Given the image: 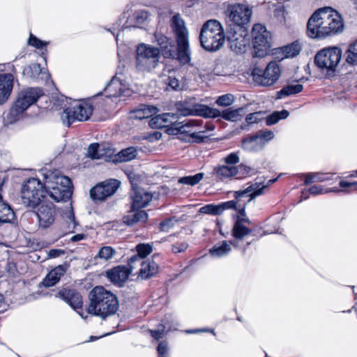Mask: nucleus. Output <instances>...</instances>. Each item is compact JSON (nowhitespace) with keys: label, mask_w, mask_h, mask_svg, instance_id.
Wrapping results in <instances>:
<instances>
[{"label":"nucleus","mask_w":357,"mask_h":357,"mask_svg":"<svg viewBox=\"0 0 357 357\" xmlns=\"http://www.w3.org/2000/svg\"><path fill=\"white\" fill-rule=\"evenodd\" d=\"M344 27L341 15L331 7H324L309 18L307 35L313 39H324L342 33Z\"/></svg>","instance_id":"1"},{"label":"nucleus","mask_w":357,"mask_h":357,"mask_svg":"<svg viewBox=\"0 0 357 357\" xmlns=\"http://www.w3.org/2000/svg\"><path fill=\"white\" fill-rule=\"evenodd\" d=\"M87 312L102 319L114 314L119 309L116 296L102 286L95 287L89 294Z\"/></svg>","instance_id":"2"},{"label":"nucleus","mask_w":357,"mask_h":357,"mask_svg":"<svg viewBox=\"0 0 357 357\" xmlns=\"http://www.w3.org/2000/svg\"><path fill=\"white\" fill-rule=\"evenodd\" d=\"M341 59L342 50L336 46H329L316 54L314 63L326 77H331L338 73Z\"/></svg>","instance_id":"3"},{"label":"nucleus","mask_w":357,"mask_h":357,"mask_svg":"<svg viewBox=\"0 0 357 357\" xmlns=\"http://www.w3.org/2000/svg\"><path fill=\"white\" fill-rule=\"evenodd\" d=\"M45 193L56 202H66L72 195V182L66 176L52 173L45 177Z\"/></svg>","instance_id":"4"},{"label":"nucleus","mask_w":357,"mask_h":357,"mask_svg":"<svg viewBox=\"0 0 357 357\" xmlns=\"http://www.w3.org/2000/svg\"><path fill=\"white\" fill-rule=\"evenodd\" d=\"M43 91L38 87H28L22 89L17 94L15 102L12 105L8 119L13 123L19 119L20 116L43 95Z\"/></svg>","instance_id":"5"},{"label":"nucleus","mask_w":357,"mask_h":357,"mask_svg":"<svg viewBox=\"0 0 357 357\" xmlns=\"http://www.w3.org/2000/svg\"><path fill=\"white\" fill-rule=\"evenodd\" d=\"M184 116L195 114L205 118H216L222 116L224 119L230 121L241 120L245 112L244 108H228L220 112L218 109L211 108L204 105H195L193 109H185L181 113Z\"/></svg>","instance_id":"6"},{"label":"nucleus","mask_w":357,"mask_h":357,"mask_svg":"<svg viewBox=\"0 0 357 357\" xmlns=\"http://www.w3.org/2000/svg\"><path fill=\"white\" fill-rule=\"evenodd\" d=\"M46 193L44 183L31 178L23 185L21 190V200L27 208H34L45 202Z\"/></svg>","instance_id":"7"},{"label":"nucleus","mask_w":357,"mask_h":357,"mask_svg":"<svg viewBox=\"0 0 357 357\" xmlns=\"http://www.w3.org/2000/svg\"><path fill=\"white\" fill-rule=\"evenodd\" d=\"M199 39L201 45H223L225 36L222 24L215 20H210L205 22L202 28Z\"/></svg>","instance_id":"8"},{"label":"nucleus","mask_w":357,"mask_h":357,"mask_svg":"<svg viewBox=\"0 0 357 357\" xmlns=\"http://www.w3.org/2000/svg\"><path fill=\"white\" fill-rule=\"evenodd\" d=\"M93 112L92 105L86 102H79L73 107L65 109L61 114L63 123L70 126L75 121H87Z\"/></svg>","instance_id":"9"},{"label":"nucleus","mask_w":357,"mask_h":357,"mask_svg":"<svg viewBox=\"0 0 357 357\" xmlns=\"http://www.w3.org/2000/svg\"><path fill=\"white\" fill-rule=\"evenodd\" d=\"M160 50L155 46H137L136 66L138 70H151L155 68L159 58Z\"/></svg>","instance_id":"10"},{"label":"nucleus","mask_w":357,"mask_h":357,"mask_svg":"<svg viewBox=\"0 0 357 357\" xmlns=\"http://www.w3.org/2000/svg\"><path fill=\"white\" fill-rule=\"evenodd\" d=\"M254 82L259 85L268 86L273 85L280 77V69L274 61L268 63L264 70L256 67L252 71Z\"/></svg>","instance_id":"11"},{"label":"nucleus","mask_w":357,"mask_h":357,"mask_svg":"<svg viewBox=\"0 0 357 357\" xmlns=\"http://www.w3.org/2000/svg\"><path fill=\"white\" fill-rule=\"evenodd\" d=\"M172 130L175 135H185L195 142H202L208 135L206 130H200L195 121L188 120L183 122H175L172 124Z\"/></svg>","instance_id":"12"},{"label":"nucleus","mask_w":357,"mask_h":357,"mask_svg":"<svg viewBox=\"0 0 357 357\" xmlns=\"http://www.w3.org/2000/svg\"><path fill=\"white\" fill-rule=\"evenodd\" d=\"M227 13L236 25L244 26L250 22L252 10L248 4L234 3L227 7Z\"/></svg>","instance_id":"13"},{"label":"nucleus","mask_w":357,"mask_h":357,"mask_svg":"<svg viewBox=\"0 0 357 357\" xmlns=\"http://www.w3.org/2000/svg\"><path fill=\"white\" fill-rule=\"evenodd\" d=\"M120 182L116 179L105 181L91 189L90 196L94 201H103L118 190Z\"/></svg>","instance_id":"14"},{"label":"nucleus","mask_w":357,"mask_h":357,"mask_svg":"<svg viewBox=\"0 0 357 357\" xmlns=\"http://www.w3.org/2000/svg\"><path fill=\"white\" fill-rule=\"evenodd\" d=\"M170 24L175 33L177 45H188V30L185 26L184 20L179 14H176L172 17Z\"/></svg>","instance_id":"15"},{"label":"nucleus","mask_w":357,"mask_h":357,"mask_svg":"<svg viewBox=\"0 0 357 357\" xmlns=\"http://www.w3.org/2000/svg\"><path fill=\"white\" fill-rule=\"evenodd\" d=\"M36 212L39 225L43 228H47L52 225L55 220L56 211L52 204H40Z\"/></svg>","instance_id":"16"},{"label":"nucleus","mask_w":357,"mask_h":357,"mask_svg":"<svg viewBox=\"0 0 357 357\" xmlns=\"http://www.w3.org/2000/svg\"><path fill=\"white\" fill-rule=\"evenodd\" d=\"M225 36V40L229 43L241 45L247 41L248 31L243 26L236 25V26L230 27Z\"/></svg>","instance_id":"17"},{"label":"nucleus","mask_w":357,"mask_h":357,"mask_svg":"<svg viewBox=\"0 0 357 357\" xmlns=\"http://www.w3.org/2000/svg\"><path fill=\"white\" fill-rule=\"evenodd\" d=\"M170 47L169 50H165V57L175 59L181 65L190 63L191 58L188 46H170Z\"/></svg>","instance_id":"18"},{"label":"nucleus","mask_w":357,"mask_h":357,"mask_svg":"<svg viewBox=\"0 0 357 357\" xmlns=\"http://www.w3.org/2000/svg\"><path fill=\"white\" fill-rule=\"evenodd\" d=\"M13 75L10 73L0 75V105L6 102L13 88Z\"/></svg>","instance_id":"19"},{"label":"nucleus","mask_w":357,"mask_h":357,"mask_svg":"<svg viewBox=\"0 0 357 357\" xmlns=\"http://www.w3.org/2000/svg\"><path fill=\"white\" fill-rule=\"evenodd\" d=\"M114 151L104 144L98 143L91 144L88 148L87 156L93 160L104 159L108 160V158L113 155Z\"/></svg>","instance_id":"20"},{"label":"nucleus","mask_w":357,"mask_h":357,"mask_svg":"<svg viewBox=\"0 0 357 357\" xmlns=\"http://www.w3.org/2000/svg\"><path fill=\"white\" fill-rule=\"evenodd\" d=\"M211 174L217 181H223L238 174V169L236 166L218 165L213 167Z\"/></svg>","instance_id":"21"},{"label":"nucleus","mask_w":357,"mask_h":357,"mask_svg":"<svg viewBox=\"0 0 357 357\" xmlns=\"http://www.w3.org/2000/svg\"><path fill=\"white\" fill-rule=\"evenodd\" d=\"M253 45H268L271 42V33L261 24H256L252 29Z\"/></svg>","instance_id":"22"},{"label":"nucleus","mask_w":357,"mask_h":357,"mask_svg":"<svg viewBox=\"0 0 357 357\" xmlns=\"http://www.w3.org/2000/svg\"><path fill=\"white\" fill-rule=\"evenodd\" d=\"M275 181L276 179H271L268 181L267 184L263 185L261 187L257 183L252 184L244 190L234 192V197L238 199L241 196L248 195L249 194L250 198L248 202H250L257 196L263 194L264 190L267 189L268 185L273 183Z\"/></svg>","instance_id":"23"},{"label":"nucleus","mask_w":357,"mask_h":357,"mask_svg":"<svg viewBox=\"0 0 357 357\" xmlns=\"http://www.w3.org/2000/svg\"><path fill=\"white\" fill-rule=\"evenodd\" d=\"M23 75L32 80H47L50 75L46 69L42 68L38 63H33L23 70Z\"/></svg>","instance_id":"24"},{"label":"nucleus","mask_w":357,"mask_h":357,"mask_svg":"<svg viewBox=\"0 0 357 357\" xmlns=\"http://www.w3.org/2000/svg\"><path fill=\"white\" fill-rule=\"evenodd\" d=\"M130 197L132 200V208H140L145 207L152 200V194L144 189H134Z\"/></svg>","instance_id":"25"},{"label":"nucleus","mask_w":357,"mask_h":357,"mask_svg":"<svg viewBox=\"0 0 357 357\" xmlns=\"http://www.w3.org/2000/svg\"><path fill=\"white\" fill-rule=\"evenodd\" d=\"M58 296L64 300L75 310L82 306V297L80 294L75 290L63 289L59 291Z\"/></svg>","instance_id":"26"},{"label":"nucleus","mask_w":357,"mask_h":357,"mask_svg":"<svg viewBox=\"0 0 357 357\" xmlns=\"http://www.w3.org/2000/svg\"><path fill=\"white\" fill-rule=\"evenodd\" d=\"M68 268L66 264L59 265L52 269L44 278L43 284L46 287H50L56 284L61 277L64 275Z\"/></svg>","instance_id":"27"},{"label":"nucleus","mask_w":357,"mask_h":357,"mask_svg":"<svg viewBox=\"0 0 357 357\" xmlns=\"http://www.w3.org/2000/svg\"><path fill=\"white\" fill-rule=\"evenodd\" d=\"M130 273L125 266H117L107 272V278L116 284L121 285L125 282Z\"/></svg>","instance_id":"28"},{"label":"nucleus","mask_w":357,"mask_h":357,"mask_svg":"<svg viewBox=\"0 0 357 357\" xmlns=\"http://www.w3.org/2000/svg\"><path fill=\"white\" fill-rule=\"evenodd\" d=\"M148 219V214L144 211L132 208L128 213L123 216V222L128 226H132L138 222H145Z\"/></svg>","instance_id":"29"},{"label":"nucleus","mask_w":357,"mask_h":357,"mask_svg":"<svg viewBox=\"0 0 357 357\" xmlns=\"http://www.w3.org/2000/svg\"><path fill=\"white\" fill-rule=\"evenodd\" d=\"M126 90L121 80L113 77L105 88L103 93L106 97L109 98L118 97L123 95Z\"/></svg>","instance_id":"30"},{"label":"nucleus","mask_w":357,"mask_h":357,"mask_svg":"<svg viewBox=\"0 0 357 357\" xmlns=\"http://www.w3.org/2000/svg\"><path fill=\"white\" fill-rule=\"evenodd\" d=\"M158 265L155 262L153 258L144 260L142 267L139 269L138 276L142 279H148L158 271Z\"/></svg>","instance_id":"31"},{"label":"nucleus","mask_w":357,"mask_h":357,"mask_svg":"<svg viewBox=\"0 0 357 357\" xmlns=\"http://www.w3.org/2000/svg\"><path fill=\"white\" fill-rule=\"evenodd\" d=\"M151 14L145 10L136 11L130 18L131 26L135 27H142L146 24L150 20Z\"/></svg>","instance_id":"32"},{"label":"nucleus","mask_w":357,"mask_h":357,"mask_svg":"<svg viewBox=\"0 0 357 357\" xmlns=\"http://www.w3.org/2000/svg\"><path fill=\"white\" fill-rule=\"evenodd\" d=\"M138 151L136 148L130 146L122 149L113 158L115 162H126L135 159L137 155Z\"/></svg>","instance_id":"33"},{"label":"nucleus","mask_w":357,"mask_h":357,"mask_svg":"<svg viewBox=\"0 0 357 357\" xmlns=\"http://www.w3.org/2000/svg\"><path fill=\"white\" fill-rule=\"evenodd\" d=\"M270 46H248V59H261L270 54Z\"/></svg>","instance_id":"34"},{"label":"nucleus","mask_w":357,"mask_h":357,"mask_svg":"<svg viewBox=\"0 0 357 357\" xmlns=\"http://www.w3.org/2000/svg\"><path fill=\"white\" fill-rule=\"evenodd\" d=\"M264 146L257 135L249 136L242 140V147L247 151H256Z\"/></svg>","instance_id":"35"},{"label":"nucleus","mask_w":357,"mask_h":357,"mask_svg":"<svg viewBox=\"0 0 357 357\" xmlns=\"http://www.w3.org/2000/svg\"><path fill=\"white\" fill-rule=\"evenodd\" d=\"M157 107L152 105H142L134 111L135 118L138 119H148L158 112Z\"/></svg>","instance_id":"36"},{"label":"nucleus","mask_w":357,"mask_h":357,"mask_svg":"<svg viewBox=\"0 0 357 357\" xmlns=\"http://www.w3.org/2000/svg\"><path fill=\"white\" fill-rule=\"evenodd\" d=\"M289 115L288 110L275 111L265 116L266 124L268 126L277 123L279 121L287 119Z\"/></svg>","instance_id":"37"},{"label":"nucleus","mask_w":357,"mask_h":357,"mask_svg":"<svg viewBox=\"0 0 357 357\" xmlns=\"http://www.w3.org/2000/svg\"><path fill=\"white\" fill-rule=\"evenodd\" d=\"M231 250V246L226 242L223 241L220 245L213 247L209 252L213 257H222L228 254Z\"/></svg>","instance_id":"38"},{"label":"nucleus","mask_w":357,"mask_h":357,"mask_svg":"<svg viewBox=\"0 0 357 357\" xmlns=\"http://www.w3.org/2000/svg\"><path fill=\"white\" fill-rule=\"evenodd\" d=\"M144 260L141 259L139 256H132L128 262V268L130 274L133 275H138L139 269L142 267L144 264Z\"/></svg>","instance_id":"39"},{"label":"nucleus","mask_w":357,"mask_h":357,"mask_svg":"<svg viewBox=\"0 0 357 357\" xmlns=\"http://www.w3.org/2000/svg\"><path fill=\"white\" fill-rule=\"evenodd\" d=\"M233 236L236 238H242L250 233V230L241 223V220H237L232 229Z\"/></svg>","instance_id":"40"},{"label":"nucleus","mask_w":357,"mask_h":357,"mask_svg":"<svg viewBox=\"0 0 357 357\" xmlns=\"http://www.w3.org/2000/svg\"><path fill=\"white\" fill-rule=\"evenodd\" d=\"M289 46H280L278 47L270 50V54L278 61L283 60L289 56V52L288 50Z\"/></svg>","instance_id":"41"},{"label":"nucleus","mask_w":357,"mask_h":357,"mask_svg":"<svg viewBox=\"0 0 357 357\" xmlns=\"http://www.w3.org/2000/svg\"><path fill=\"white\" fill-rule=\"evenodd\" d=\"M212 67H213V66L211 63H207L206 66H204L203 64L202 66H200L199 68H197V70L198 73L201 77H206L211 76L213 73H214V75H225L224 73H222L219 71L216 72L215 70H216L217 68H215L213 70Z\"/></svg>","instance_id":"42"},{"label":"nucleus","mask_w":357,"mask_h":357,"mask_svg":"<svg viewBox=\"0 0 357 357\" xmlns=\"http://www.w3.org/2000/svg\"><path fill=\"white\" fill-rule=\"evenodd\" d=\"M116 252V250L112 247L104 246L100 249L95 258L107 261L112 259L115 255Z\"/></svg>","instance_id":"43"},{"label":"nucleus","mask_w":357,"mask_h":357,"mask_svg":"<svg viewBox=\"0 0 357 357\" xmlns=\"http://www.w3.org/2000/svg\"><path fill=\"white\" fill-rule=\"evenodd\" d=\"M153 250V245L149 243H140L136 246V251L137 255L135 256H139L141 259H144L146 257H147L149 254L151 253Z\"/></svg>","instance_id":"44"},{"label":"nucleus","mask_w":357,"mask_h":357,"mask_svg":"<svg viewBox=\"0 0 357 357\" xmlns=\"http://www.w3.org/2000/svg\"><path fill=\"white\" fill-rule=\"evenodd\" d=\"M203 173H198L194 176H188L180 178L178 180V183L186 185H195L197 184L203 178Z\"/></svg>","instance_id":"45"},{"label":"nucleus","mask_w":357,"mask_h":357,"mask_svg":"<svg viewBox=\"0 0 357 357\" xmlns=\"http://www.w3.org/2000/svg\"><path fill=\"white\" fill-rule=\"evenodd\" d=\"M234 100V96L231 94L227 93L219 96L216 100L215 103L219 106L227 107L232 105Z\"/></svg>","instance_id":"46"},{"label":"nucleus","mask_w":357,"mask_h":357,"mask_svg":"<svg viewBox=\"0 0 357 357\" xmlns=\"http://www.w3.org/2000/svg\"><path fill=\"white\" fill-rule=\"evenodd\" d=\"M266 112H257L249 114L246 116L245 120L248 124L257 123L263 119H265Z\"/></svg>","instance_id":"47"},{"label":"nucleus","mask_w":357,"mask_h":357,"mask_svg":"<svg viewBox=\"0 0 357 357\" xmlns=\"http://www.w3.org/2000/svg\"><path fill=\"white\" fill-rule=\"evenodd\" d=\"M309 192L312 195H319V194L328 193V192H349V191L346 190H338L337 188H332V189H330V190H325L323 188L322 186H320V185H313V186H312L309 189Z\"/></svg>","instance_id":"48"},{"label":"nucleus","mask_w":357,"mask_h":357,"mask_svg":"<svg viewBox=\"0 0 357 357\" xmlns=\"http://www.w3.org/2000/svg\"><path fill=\"white\" fill-rule=\"evenodd\" d=\"M346 54V61L351 65H357V46H349Z\"/></svg>","instance_id":"49"},{"label":"nucleus","mask_w":357,"mask_h":357,"mask_svg":"<svg viewBox=\"0 0 357 357\" xmlns=\"http://www.w3.org/2000/svg\"><path fill=\"white\" fill-rule=\"evenodd\" d=\"M199 211L205 214L219 215L221 213V208L219 205L208 204L202 207Z\"/></svg>","instance_id":"50"},{"label":"nucleus","mask_w":357,"mask_h":357,"mask_svg":"<svg viewBox=\"0 0 357 357\" xmlns=\"http://www.w3.org/2000/svg\"><path fill=\"white\" fill-rule=\"evenodd\" d=\"M263 142L264 146L268 142L274 138V133L271 130H259L256 134Z\"/></svg>","instance_id":"51"},{"label":"nucleus","mask_w":357,"mask_h":357,"mask_svg":"<svg viewBox=\"0 0 357 357\" xmlns=\"http://www.w3.org/2000/svg\"><path fill=\"white\" fill-rule=\"evenodd\" d=\"M174 115H171L170 114H163L162 116L158 115L155 118H153L151 121V124H158L157 126L162 127L165 126V123L167 122L168 117H173Z\"/></svg>","instance_id":"52"},{"label":"nucleus","mask_w":357,"mask_h":357,"mask_svg":"<svg viewBox=\"0 0 357 357\" xmlns=\"http://www.w3.org/2000/svg\"><path fill=\"white\" fill-rule=\"evenodd\" d=\"M243 197H250L249 194L248 195H243ZM241 197H243V196L240 197L238 199H236L235 197L236 201L231 200V201H229L227 202H224L222 204H220L219 207L221 208V213L224 210L227 209V208H234L235 210H237L238 202L240 201V199Z\"/></svg>","instance_id":"53"},{"label":"nucleus","mask_w":357,"mask_h":357,"mask_svg":"<svg viewBox=\"0 0 357 357\" xmlns=\"http://www.w3.org/2000/svg\"><path fill=\"white\" fill-rule=\"evenodd\" d=\"M325 179L326 178L323 174L315 173L312 174H308L305 179V183L306 184H310L314 182H321Z\"/></svg>","instance_id":"54"},{"label":"nucleus","mask_w":357,"mask_h":357,"mask_svg":"<svg viewBox=\"0 0 357 357\" xmlns=\"http://www.w3.org/2000/svg\"><path fill=\"white\" fill-rule=\"evenodd\" d=\"M224 162L227 165L235 166L239 162V157L236 153H231L224 158Z\"/></svg>","instance_id":"55"},{"label":"nucleus","mask_w":357,"mask_h":357,"mask_svg":"<svg viewBox=\"0 0 357 357\" xmlns=\"http://www.w3.org/2000/svg\"><path fill=\"white\" fill-rule=\"evenodd\" d=\"M231 51L236 55L248 59V46H230Z\"/></svg>","instance_id":"56"},{"label":"nucleus","mask_w":357,"mask_h":357,"mask_svg":"<svg viewBox=\"0 0 357 357\" xmlns=\"http://www.w3.org/2000/svg\"><path fill=\"white\" fill-rule=\"evenodd\" d=\"M165 326L160 324L156 330H150L151 335L155 340L162 338L165 332Z\"/></svg>","instance_id":"57"},{"label":"nucleus","mask_w":357,"mask_h":357,"mask_svg":"<svg viewBox=\"0 0 357 357\" xmlns=\"http://www.w3.org/2000/svg\"><path fill=\"white\" fill-rule=\"evenodd\" d=\"M166 84L172 89L177 91L181 89L179 81L176 77H169L165 80Z\"/></svg>","instance_id":"58"},{"label":"nucleus","mask_w":357,"mask_h":357,"mask_svg":"<svg viewBox=\"0 0 357 357\" xmlns=\"http://www.w3.org/2000/svg\"><path fill=\"white\" fill-rule=\"evenodd\" d=\"M154 40H153V43H158V45H162L167 44L168 43V38L163 35L160 32H155L154 33Z\"/></svg>","instance_id":"59"},{"label":"nucleus","mask_w":357,"mask_h":357,"mask_svg":"<svg viewBox=\"0 0 357 357\" xmlns=\"http://www.w3.org/2000/svg\"><path fill=\"white\" fill-rule=\"evenodd\" d=\"M174 227L172 219H167L160 223V229L162 231L167 232Z\"/></svg>","instance_id":"60"},{"label":"nucleus","mask_w":357,"mask_h":357,"mask_svg":"<svg viewBox=\"0 0 357 357\" xmlns=\"http://www.w3.org/2000/svg\"><path fill=\"white\" fill-rule=\"evenodd\" d=\"M157 351L159 356L158 357H165L168 351L167 343L165 341L161 342L158 346Z\"/></svg>","instance_id":"61"},{"label":"nucleus","mask_w":357,"mask_h":357,"mask_svg":"<svg viewBox=\"0 0 357 357\" xmlns=\"http://www.w3.org/2000/svg\"><path fill=\"white\" fill-rule=\"evenodd\" d=\"M188 247L185 242L176 243L172 245V250L174 253H180L185 251Z\"/></svg>","instance_id":"62"},{"label":"nucleus","mask_w":357,"mask_h":357,"mask_svg":"<svg viewBox=\"0 0 357 357\" xmlns=\"http://www.w3.org/2000/svg\"><path fill=\"white\" fill-rule=\"evenodd\" d=\"M237 169H238V174H241L242 176L250 175L254 172V170L251 167L245 165H240L237 167Z\"/></svg>","instance_id":"63"},{"label":"nucleus","mask_w":357,"mask_h":357,"mask_svg":"<svg viewBox=\"0 0 357 357\" xmlns=\"http://www.w3.org/2000/svg\"><path fill=\"white\" fill-rule=\"evenodd\" d=\"M290 95V85H287L282 90L277 92L276 98H282Z\"/></svg>","instance_id":"64"}]
</instances>
